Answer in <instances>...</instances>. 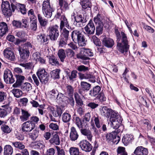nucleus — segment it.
Segmentation results:
<instances>
[{
	"label": "nucleus",
	"mask_w": 155,
	"mask_h": 155,
	"mask_svg": "<svg viewBox=\"0 0 155 155\" xmlns=\"http://www.w3.org/2000/svg\"><path fill=\"white\" fill-rule=\"evenodd\" d=\"M18 5L20 12L23 15L27 13L26 6L24 4H18V5L15 3H11L10 4L8 1L2 2L1 5L2 12L3 15L7 17H9L12 15L15 10L16 9Z\"/></svg>",
	"instance_id": "1"
},
{
	"label": "nucleus",
	"mask_w": 155,
	"mask_h": 155,
	"mask_svg": "<svg viewBox=\"0 0 155 155\" xmlns=\"http://www.w3.org/2000/svg\"><path fill=\"white\" fill-rule=\"evenodd\" d=\"M32 48V45L31 43L28 42L19 47L18 51L20 58L22 61H26L30 55L29 49Z\"/></svg>",
	"instance_id": "2"
},
{
	"label": "nucleus",
	"mask_w": 155,
	"mask_h": 155,
	"mask_svg": "<svg viewBox=\"0 0 155 155\" xmlns=\"http://www.w3.org/2000/svg\"><path fill=\"white\" fill-rule=\"evenodd\" d=\"M71 38L72 40L75 43H78L79 46H83L86 44L85 37L80 31L74 30L71 34Z\"/></svg>",
	"instance_id": "3"
},
{
	"label": "nucleus",
	"mask_w": 155,
	"mask_h": 155,
	"mask_svg": "<svg viewBox=\"0 0 155 155\" xmlns=\"http://www.w3.org/2000/svg\"><path fill=\"white\" fill-rule=\"evenodd\" d=\"M121 42L118 43L117 44V48L119 51L122 53L124 52L126 53L128 51L129 48V45H128V41L126 35L123 32H121Z\"/></svg>",
	"instance_id": "4"
},
{
	"label": "nucleus",
	"mask_w": 155,
	"mask_h": 155,
	"mask_svg": "<svg viewBox=\"0 0 155 155\" xmlns=\"http://www.w3.org/2000/svg\"><path fill=\"white\" fill-rule=\"evenodd\" d=\"M48 35L50 40L52 41H56L59 35V26L55 25L50 26L48 29Z\"/></svg>",
	"instance_id": "5"
},
{
	"label": "nucleus",
	"mask_w": 155,
	"mask_h": 155,
	"mask_svg": "<svg viewBox=\"0 0 155 155\" xmlns=\"http://www.w3.org/2000/svg\"><path fill=\"white\" fill-rule=\"evenodd\" d=\"M36 74L42 84L45 85L48 83L49 76L45 69L43 68L39 69L36 72Z\"/></svg>",
	"instance_id": "6"
},
{
	"label": "nucleus",
	"mask_w": 155,
	"mask_h": 155,
	"mask_svg": "<svg viewBox=\"0 0 155 155\" xmlns=\"http://www.w3.org/2000/svg\"><path fill=\"white\" fill-rule=\"evenodd\" d=\"M93 56V53L90 49L83 48L81 49L79 53L77 54L76 57L78 59L82 60H89V57Z\"/></svg>",
	"instance_id": "7"
},
{
	"label": "nucleus",
	"mask_w": 155,
	"mask_h": 155,
	"mask_svg": "<svg viewBox=\"0 0 155 155\" xmlns=\"http://www.w3.org/2000/svg\"><path fill=\"white\" fill-rule=\"evenodd\" d=\"M54 11L52 8L51 7L49 0L43 2L42 7V12L45 16L48 18H50Z\"/></svg>",
	"instance_id": "8"
},
{
	"label": "nucleus",
	"mask_w": 155,
	"mask_h": 155,
	"mask_svg": "<svg viewBox=\"0 0 155 155\" xmlns=\"http://www.w3.org/2000/svg\"><path fill=\"white\" fill-rule=\"evenodd\" d=\"M95 27L92 20L91 19L87 24L84 27V29L87 36L90 38L93 35L95 30Z\"/></svg>",
	"instance_id": "9"
},
{
	"label": "nucleus",
	"mask_w": 155,
	"mask_h": 155,
	"mask_svg": "<svg viewBox=\"0 0 155 155\" xmlns=\"http://www.w3.org/2000/svg\"><path fill=\"white\" fill-rule=\"evenodd\" d=\"M4 79L7 84H12L15 81L12 72L8 69L5 70L4 71Z\"/></svg>",
	"instance_id": "10"
},
{
	"label": "nucleus",
	"mask_w": 155,
	"mask_h": 155,
	"mask_svg": "<svg viewBox=\"0 0 155 155\" xmlns=\"http://www.w3.org/2000/svg\"><path fill=\"white\" fill-rule=\"evenodd\" d=\"M3 54L5 58L9 61H14L15 60V56L14 52L11 50L10 48L5 49L3 51Z\"/></svg>",
	"instance_id": "11"
},
{
	"label": "nucleus",
	"mask_w": 155,
	"mask_h": 155,
	"mask_svg": "<svg viewBox=\"0 0 155 155\" xmlns=\"http://www.w3.org/2000/svg\"><path fill=\"white\" fill-rule=\"evenodd\" d=\"M79 146L81 150L86 152L90 151L92 146L90 143L86 140H83L80 142Z\"/></svg>",
	"instance_id": "12"
},
{
	"label": "nucleus",
	"mask_w": 155,
	"mask_h": 155,
	"mask_svg": "<svg viewBox=\"0 0 155 155\" xmlns=\"http://www.w3.org/2000/svg\"><path fill=\"white\" fill-rule=\"evenodd\" d=\"M35 124L32 121H27L22 125L21 130L23 132H29L34 129Z\"/></svg>",
	"instance_id": "13"
},
{
	"label": "nucleus",
	"mask_w": 155,
	"mask_h": 155,
	"mask_svg": "<svg viewBox=\"0 0 155 155\" xmlns=\"http://www.w3.org/2000/svg\"><path fill=\"white\" fill-rule=\"evenodd\" d=\"M73 121L78 127L80 129H83L86 126L87 124L84 120H81L78 116L73 117Z\"/></svg>",
	"instance_id": "14"
},
{
	"label": "nucleus",
	"mask_w": 155,
	"mask_h": 155,
	"mask_svg": "<svg viewBox=\"0 0 155 155\" xmlns=\"http://www.w3.org/2000/svg\"><path fill=\"white\" fill-rule=\"evenodd\" d=\"M3 108H0V117L4 118L6 117L8 114L10 112L12 108L8 105L2 106Z\"/></svg>",
	"instance_id": "15"
},
{
	"label": "nucleus",
	"mask_w": 155,
	"mask_h": 155,
	"mask_svg": "<svg viewBox=\"0 0 155 155\" xmlns=\"http://www.w3.org/2000/svg\"><path fill=\"white\" fill-rule=\"evenodd\" d=\"M81 89H79V93L82 95L83 91H89L91 88V85L89 83L86 82L82 81L80 83Z\"/></svg>",
	"instance_id": "16"
},
{
	"label": "nucleus",
	"mask_w": 155,
	"mask_h": 155,
	"mask_svg": "<svg viewBox=\"0 0 155 155\" xmlns=\"http://www.w3.org/2000/svg\"><path fill=\"white\" fill-rule=\"evenodd\" d=\"M134 153L136 155H147L148 150L142 146H138L136 148Z\"/></svg>",
	"instance_id": "17"
},
{
	"label": "nucleus",
	"mask_w": 155,
	"mask_h": 155,
	"mask_svg": "<svg viewBox=\"0 0 155 155\" xmlns=\"http://www.w3.org/2000/svg\"><path fill=\"white\" fill-rule=\"evenodd\" d=\"M66 91L64 92V94L61 93H58L57 96L60 95L61 96V97H65L64 94L67 95L68 96H72L73 95L74 89V88L71 85L67 84L66 87Z\"/></svg>",
	"instance_id": "18"
},
{
	"label": "nucleus",
	"mask_w": 155,
	"mask_h": 155,
	"mask_svg": "<svg viewBox=\"0 0 155 155\" xmlns=\"http://www.w3.org/2000/svg\"><path fill=\"white\" fill-rule=\"evenodd\" d=\"M103 45L107 48H112L114 44V41L113 39L110 38L105 37L102 41Z\"/></svg>",
	"instance_id": "19"
},
{
	"label": "nucleus",
	"mask_w": 155,
	"mask_h": 155,
	"mask_svg": "<svg viewBox=\"0 0 155 155\" xmlns=\"http://www.w3.org/2000/svg\"><path fill=\"white\" fill-rule=\"evenodd\" d=\"M8 31L7 24L4 22H0V37H2L6 35Z\"/></svg>",
	"instance_id": "20"
},
{
	"label": "nucleus",
	"mask_w": 155,
	"mask_h": 155,
	"mask_svg": "<svg viewBox=\"0 0 155 155\" xmlns=\"http://www.w3.org/2000/svg\"><path fill=\"white\" fill-rule=\"evenodd\" d=\"M133 140L134 137L133 135L126 134L123 137L122 139V141L124 145L127 146L131 143Z\"/></svg>",
	"instance_id": "21"
},
{
	"label": "nucleus",
	"mask_w": 155,
	"mask_h": 155,
	"mask_svg": "<svg viewBox=\"0 0 155 155\" xmlns=\"http://www.w3.org/2000/svg\"><path fill=\"white\" fill-rule=\"evenodd\" d=\"M74 97L77 104V105L79 107V110L81 111H82L81 107L84 105L83 102L80 97V96L77 92H75L74 94Z\"/></svg>",
	"instance_id": "22"
},
{
	"label": "nucleus",
	"mask_w": 155,
	"mask_h": 155,
	"mask_svg": "<svg viewBox=\"0 0 155 155\" xmlns=\"http://www.w3.org/2000/svg\"><path fill=\"white\" fill-rule=\"evenodd\" d=\"M78 137L79 135L75 128L74 127H71L69 136L71 140L72 141H74L78 139Z\"/></svg>",
	"instance_id": "23"
},
{
	"label": "nucleus",
	"mask_w": 155,
	"mask_h": 155,
	"mask_svg": "<svg viewBox=\"0 0 155 155\" xmlns=\"http://www.w3.org/2000/svg\"><path fill=\"white\" fill-rule=\"evenodd\" d=\"M33 147L36 149L42 150L45 148V145L43 142L41 140L36 141L32 142Z\"/></svg>",
	"instance_id": "24"
},
{
	"label": "nucleus",
	"mask_w": 155,
	"mask_h": 155,
	"mask_svg": "<svg viewBox=\"0 0 155 155\" xmlns=\"http://www.w3.org/2000/svg\"><path fill=\"white\" fill-rule=\"evenodd\" d=\"M15 76L16 78V81L13 85V87H17L21 85L22 83L23 82L25 79V77L23 76L17 74H16Z\"/></svg>",
	"instance_id": "25"
},
{
	"label": "nucleus",
	"mask_w": 155,
	"mask_h": 155,
	"mask_svg": "<svg viewBox=\"0 0 155 155\" xmlns=\"http://www.w3.org/2000/svg\"><path fill=\"white\" fill-rule=\"evenodd\" d=\"M108 117H110V121H112L113 120H117L121 119L118 113L116 111H115L111 109V111H110V113Z\"/></svg>",
	"instance_id": "26"
},
{
	"label": "nucleus",
	"mask_w": 155,
	"mask_h": 155,
	"mask_svg": "<svg viewBox=\"0 0 155 155\" xmlns=\"http://www.w3.org/2000/svg\"><path fill=\"white\" fill-rule=\"evenodd\" d=\"M101 90L100 87L98 85L94 87L89 91V94L91 97H95L98 95Z\"/></svg>",
	"instance_id": "27"
},
{
	"label": "nucleus",
	"mask_w": 155,
	"mask_h": 155,
	"mask_svg": "<svg viewBox=\"0 0 155 155\" xmlns=\"http://www.w3.org/2000/svg\"><path fill=\"white\" fill-rule=\"evenodd\" d=\"M111 123V127L116 130L117 129L120 127L122 121V119L117 120H113L112 121H110Z\"/></svg>",
	"instance_id": "28"
},
{
	"label": "nucleus",
	"mask_w": 155,
	"mask_h": 155,
	"mask_svg": "<svg viewBox=\"0 0 155 155\" xmlns=\"http://www.w3.org/2000/svg\"><path fill=\"white\" fill-rule=\"evenodd\" d=\"M21 110L22 115L20 116V119L23 122L27 120L31 116L30 114L26 110L22 109Z\"/></svg>",
	"instance_id": "29"
},
{
	"label": "nucleus",
	"mask_w": 155,
	"mask_h": 155,
	"mask_svg": "<svg viewBox=\"0 0 155 155\" xmlns=\"http://www.w3.org/2000/svg\"><path fill=\"white\" fill-rule=\"evenodd\" d=\"M49 141L51 144H53L59 145L60 143L59 137L57 134L52 135Z\"/></svg>",
	"instance_id": "30"
},
{
	"label": "nucleus",
	"mask_w": 155,
	"mask_h": 155,
	"mask_svg": "<svg viewBox=\"0 0 155 155\" xmlns=\"http://www.w3.org/2000/svg\"><path fill=\"white\" fill-rule=\"evenodd\" d=\"M80 4L84 10L87 8H91L92 6L91 3L89 0H81Z\"/></svg>",
	"instance_id": "31"
},
{
	"label": "nucleus",
	"mask_w": 155,
	"mask_h": 155,
	"mask_svg": "<svg viewBox=\"0 0 155 155\" xmlns=\"http://www.w3.org/2000/svg\"><path fill=\"white\" fill-rule=\"evenodd\" d=\"M120 129H117V130L112 131V132L107 134L106 136V139L107 140L113 141L114 137H115L116 135L120 132Z\"/></svg>",
	"instance_id": "32"
},
{
	"label": "nucleus",
	"mask_w": 155,
	"mask_h": 155,
	"mask_svg": "<svg viewBox=\"0 0 155 155\" xmlns=\"http://www.w3.org/2000/svg\"><path fill=\"white\" fill-rule=\"evenodd\" d=\"M74 16V18L76 22H81L83 23L86 22L87 20L84 15L78 14L77 16Z\"/></svg>",
	"instance_id": "33"
},
{
	"label": "nucleus",
	"mask_w": 155,
	"mask_h": 155,
	"mask_svg": "<svg viewBox=\"0 0 155 155\" xmlns=\"http://www.w3.org/2000/svg\"><path fill=\"white\" fill-rule=\"evenodd\" d=\"M48 37V35H46L45 34H40L37 36V40L41 43L43 44L49 40Z\"/></svg>",
	"instance_id": "34"
},
{
	"label": "nucleus",
	"mask_w": 155,
	"mask_h": 155,
	"mask_svg": "<svg viewBox=\"0 0 155 155\" xmlns=\"http://www.w3.org/2000/svg\"><path fill=\"white\" fill-rule=\"evenodd\" d=\"M60 71V70L58 69L51 71L50 73L51 78L54 79H59Z\"/></svg>",
	"instance_id": "35"
},
{
	"label": "nucleus",
	"mask_w": 155,
	"mask_h": 155,
	"mask_svg": "<svg viewBox=\"0 0 155 155\" xmlns=\"http://www.w3.org/2000/svg\"><path fill=\"white\" fill-rule=\"evenodd\" d=\"M84 128H85L83 129H81L80 130L81 133L83 135L86 136L87 138L89 140H91L93 136L91 131L89 130L84 129Z\"/></svg>",
	"instance_id": "36"
},
{
	"label": "nucleus",
	"mask_w": 155,
	"mask_h": 155,
	"mask_svg": "<svg viewBox=\"0 0 155 155\" xmlns=\"http://www.w3.org/2000/svg\"><path fill=\"white\" fill-rule=\"evenodd\" d=\"M39 131L38 129L36 128L31 132L29 134V137L32 140H35L39 135Z\"/></svg>",
	"instance_id": "37"
},
{
	"label": "nucleus",
	"mask_w": 155,
	"mask_h": 155,
	"mask_svg": "<svg viewBox=\"0 0 155 155\" xmlns=\"http://www.w3.org/2000/svg\"><path fill=\"white\" fill-rule=\"evenodd\" d=\"M4 155H12L13 152V149L9 145H5L4 148Z\"/></svg>",
	"instance_id": "38"
},
{
	"label": "nucleus",
	"mask_w": 155,
	"mask_h": 155,
	"mask_svg": "<svg viewBox=\"0 0 155 155\" xmlns=\"http://www.w3.org/2000/svg\"><path fill=\"white\" fill-rule=\"evenodd\" d=\"M94 21L96 25L104 24L101 15L99 13L94 18Z\"/></svg>",
	"instance_id": "39"
},
{
	"label": "nucleus",
	"mask_w": 155,
	"mask_h": 155,
	"mask_svg": "<svg viewBox=\"0 0 155 155\" xmlns=\"http://www.w3.org/2000/svg\"><path fill=\"white\" fill-rule=\"evenodd\" d=\"M111 109L107 108L106 107H104L101 108H100V111L102 115L108 117L110 111H111Z\"/></svg>",
	"instance_id": "40"
},
{
	"label": "nucleus",
	"mask_w": 155,
	"mask_h": 155,
	"mask_svg": "<svg viewBox=\"0 0 155 155\" xmlns=\"http://www.w3.org/2000/svg\"><path fill=\"white\" fill-rule=\"evenodd\" d=\"M78 71L76 70L72 71L70 74L69 73H67V75L68 76L69 80L71 81H74L77 76Z\"/></svg>",
	"instance_id": "41"
},
{
	"label": "nucleus",
	"mask_w": 155,
	"mask_h": 155,
	"mask_svg": "<svg viewBox=\"0 0 155 155\" xmlns=\"http://www.w3.org/2000/svg\"><path fill=\"white\" fill-rule=\"evenodd\" d=\"M71 119V115L70 114L65 112L62 115V120L64 123L69 122Z\"/></svg>",
	"instance_id": "42"
},
{
	"label": "nucleus",
	"mask_w": 155,
	"mask_h": 155,
	"mask_svg": "<svg viewBox=\"0 0 155 155\" xmlns=\"http://www.w3.org/2000/svg\"><path fill=\"white\" fill-rule=\"evenodd\" d=\"M38 18L40 24L41 26L45 27L47 25V20L42 17L41 15L40 14L38 15Z\"/></svg>",
	"instance_id": "43"
},
{
	"label": "nucleus",
	"mask_w": 155,
	"mask_h": 155,
	"mask_svg": "<svg viewBox=\"0 0 155 155\" xmlns=\"http://www.w3.org/2000/svg\"><path fill=\"white\" fill-rule=\"evenodd\" d=\"M49 61L50 64L53 65H57L59 64L58 60L54 55H52L49 57Z\"/></svg>",
	"instance_id": "44"
},
{
	"label": "nucleus",
	"mask_w": 155,
	"mask_h": 155,
	"mask_svg": "<svg viewBox=\"0 0 155 155\" xmlns=\"http://www.w3.org/2000/svg\"><path fill=\"white\" fill-rule=\"evenodd\" d=\"M59 4L61 9L63 11H65L69 9L68 4L65 1L59 2Z\"/></svg>",
	"instance_id": "45"
},
{
	"label": "nucleus",
	"mask_w": 155,
	"mask_h": 155,
	"mask_svg": "<svg viewBox=\"0 0 155 155\" xmlns=\"http://www.w3.org/2000/svg\"><path fill=\"white\" fill-rule=\"evenodd\" d=\"M62 30V31L61 37L68 40L69 38V31L64 27Z\"/></svg>",
	"instance_id": "46"
},
{
	"label": "nucleus",
	"mask_w": 155,
	"mask_h": 155,
	"mask_svg": "<svg viewBox=\"0 0 155 155\" xmlns=\"http://www.w3.org/2000/svg\"><path fill=\"white\" fill-rule=\"evenodd\" d=\"M58 54L61 61L62 62H63L66 57L64 50L63 49L59 50L58 52Z\"/></svg>",
	"instance_id": "47"
},
{
	"label": "nucleus",
	"mask_w": 155,
	"mask_h": 155,
	"mask_svg": "<svg viewBox=\"0 0 155 155\" xmlns=\"http://www.w3.org/2000/svg\"><path fill=\"white\" fill-rule=\"evenodd\" d=\"M12 91L16 97H20L22 95L23 93L20 89L14 88L12 89Z\"/></svg>",
	"instance_id": "48"
},
{
	"label": "nucleus",
	"mask_w": 155,
	"mask_h": 155,
	"mask_svg": "<svg viewBox=\"0 0 155 155\" xmlns=\"http://www.w3.org/2000/svg\"><path fill=\"white\" fill-rule=\"evenodd\" d=\"M96 34L99 35L103 33L104 24L96 25Z\"/></svg>",
	"instance_id": "49"
},
{
	"label": "nucleus",
	"mask_w": 155,
	"mask_h": 155,
	"mask_svg": "<svg viewBox=\"0 0 155 155\" xmlns=\"http://www.w3.org/2000/svg\"><path fill=\"white\" fill-rule=\"evenodd\" d=\"M15 147L18 148L20 150H22L25 147V145L20 142H11Z\"/></svg>",
	"instance_id": "50"
},
{
	"label": "nucleus",
	"mask_w": 155,
	"mask_h": 155,
	"mask_svg": "<svg viewBox=\"0 0 155 155\" xmlns=\"http://www.w3.org/2000/svg\"><path fill=\"white\" fill-rule=\"evenodd\" d=\"M69 152L71 155H80L78 148L71 147L69 149Z\"/></svg>",
	"instance_id": "51"
},
{
	"label": "nucleus",
	"mask_w": 155,
	"mask_h": 155,
	"mask_svg": "<svg viewBox=\"0 0 155 155\" xmlns=\"http://www.w3.org/2000/svg\"><path fill=\"white\" fill-rule=\"evenodd\" d=\"M30 24V28L33 31H36L37 29V20L36 19L32 20Z\"/></svg>",
	"instance_id": "52"
},
{
	"label": "nucleus",
	"mask_w": 155,
	"mask_h": 155,
	"mask_svg": "<svg viewBox=\"0 0 155 155\" xmlns=\"http://www.w3.org/2000/svg\"><path fill=\"white\" fill-rule=\"evenodd\" d=\"M28 15L29 16V19L30 21L36 19V16L35 14L34 11L33 9H31L28 12Z\"/></svg>",
	"instance_id": "53"
},
{
	"label": "nucleus",
	"mask_w": 155,
	"mask_h": 155,
	"mask_svg": "<svg viewBox=\"0 0 155 155\" xmlns=\"http://www.w3.org/2000/svg\"><path fill=\"white\" fill-rule=\"evenodd\" d=\"M21 88L23 90H26L27 92L32 88L31 84L29 83H25L23 84L21 87Z\"/></svg>",
	"instance_id": "54"
},
{
	"label": "nucleus",
	"mask_w": 155,
	"mask_h": 155,
	"mask_svg": "<svg viewBox=\"0 0 155 155\" xmlns=\"http://www.w3.org/2000/svg\"><path fill=\"white\" fill-rule=\"evenodd\" d=\"M96 46H100L101 45V42L99 39L95 35H94L92 37V40Z\"/></svg>",
	"instance_id": "55"
},
{
	"label": "nucleus",
	"mask_w": 155,
	"mask_h": 155,
	"mask_svg": "<svg viewBox=\"0 0 155 155\" xmlns=\"http://www.w3.org/2000/svg\"><path fill=\"white\" fill-rule=\"evenodd\" d=\"M62 113V110L60 108H57L52 113V114L54 117L61 116Z\"/></svg>",
	"instance_id": "56"
},
{
	"label": "nucleus",
	"mask_w": 155,
	"mask_h": 155,
	"mask_svg": "<svg viewBox=\"0 0 155 155\" xmlns=\"http://www.w3.org/2000/svg\"><path fill=\"white\" fill-rule=\"evenodd\" d=\"M2 130L5 133H8L10 132L11 130L7 125H6L4 123L2 124L1 126Z\"/></svg>",
	"instance_id": "57"
},
{
	"label": "nucleus",
	"mask_w": 155,
	"mask_h": 155,
	"mask_svg": "<svg viewBox=\"0 0 155 155\" xmlns=\"http://www.w3.org/2000/svg\"><path fill=\"white\" fill-rule=\"evenodd\" d=\"M77 70L80 72H85L88 71L89 68L88 67H86L84 65H81L77 67Z\"/></svg>",
	"instance_id": "58"
},
{
	"label": "nucleus",
	"mask_w": 155,
	"mask_h": 155,
	"mask_svg": "<svg viewBox=\"0 0 155 155\" xmlns=\"http://www.w3.org/2000/svg\"><path fill=\"white\" fill-rule=\"evenodd\" d=\"M67 22H68L67 19L65 16L62 15L60 26V29L61 30L63 29V28L64 27V24H65Z\"/></svg>",
	"instance_id": "59"
},
{
	"label": "nucleus",
	"mask_w": 155,
	"mask_h": 155,
	"mask_svg": "<svg viewBox=\"0 0 155 155\" xmlns=\"http://www.w3.org/2000/svg\"><path fill=\"white\" fill-rule=\"evenodd\" d=\"M66 53L67 57L69 58H73L74 57L75 53L71 49H68L66 50Z\"/></svg>",
	"instance_id": "60"
},
{
	"label": "nucleus",
	"mask_w": 155,
	"mask_h": 155,
	"mask_svg": "<svg viewBox=\"0 0 155 155\" xmlns=\"http://www.w3.org/2000/svg\"><path fill=\"white\" fill-rule=\"evenodd\" d=\"M20 65L25 68V69H31L33 67V63L32 62H28L25 64H21Z\"/></svg>",
	"instance_id": "61"
},
{
	"label": "nucleus",
	"mask_w": 155,
	"mask_h": 155,
	"mask_svg": "<svg viewBox=\"0 0 155 155\" xmlns=\"http://www.w3.org/2000/svg\"><path fill=\"white\" fill-rule=\"evenodd\" d=\"M68 41V40L61 37L59 43V46L62 47L65 46L67 44Z\"/></svg>",
	"instance_id": "62"
},
{
	"label": "nucleus",
	"mask_w": 155,
	"mask_h": 155,
	"mask_svg": "<svg viewBox=\"0 0 155 155\" xmlns=\"http://www.w3.org/2000/svg\"><path fill=\"white\" fill-rule=\"evenodd\" d=\"M94 120L97 127L98 128H100L102 124V123L100 121V119L99 117H95Z\"/></svg>",
	"instance_id": "63"
},
{
	"label": "nucleus",
	"mask_w": 155,
	"mask_h": 155,
	"mask_svg": "<svg viewBox=\"0 0 155 155\" xmlns=\"http://www.w3.org/2000/svg\"><path fill=\"white\" fill-rule=\"evenodd\" d=\"M15 35L18 37L22 38H25L24 37L25 36V33L22 31H15Z\"/></svg>",
	"instance_id": "64"
}]
</instances>
